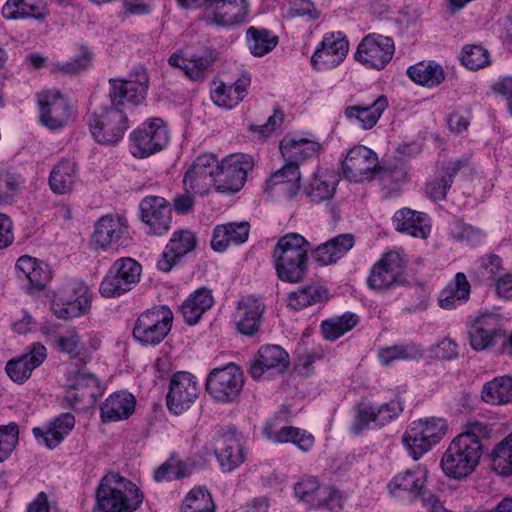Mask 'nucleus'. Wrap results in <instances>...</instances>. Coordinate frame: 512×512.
<instances>
[{"mask_svg": "<svg viewBox=\"0 0 512 512\" xmlns=\"http://www.w3.org/2000/svg\"><path fill=\"white\" fill-rule=\"evenodd\" d=\"M265 305L261 299L245 296L237 304L235 322L238 330L245 335H254L261 324Z\"/></svg>", "mask_w": 512, "mask_h": 512, "instance_id": "5701e85b", "label": "nucleus"}, {"mask_svg": "<svg viewBox=\"0 0 512 512\" xmlns=\"http://www.w3.org/2000/svg\"><path fill=\"white\" fill-rule=\"evenodd\" d=\"M190 475L187 465L175 454H172L156 471V481H170Z\"/></svg>", "mask_w": 512, "mask_h": 512, "instance_id": "6e6d98bb", "label": "nucleus"}, {"mask_svg": "<svg viewBox=\"0 0 512 512\" xmlns=\"http://www.w3.org/2000/svg\"><path fill=\"white\" fill-rule=\"evenodd\" d=\"M247 45L250 52L256 57H262L271 52L278 44V37L267 29L251 26L246 32Z\"/></svg>", "mask_w": 512, "mask_h": 512, "instance_id": "49530a36", "label": "nucleus"}, {"mask_svg": "<svg viewBox=\"0 0 512 512\" xmlns=\"http://www.w3.org/2000/svg\"><path fill=\"white\" fill-rule=\"evenodd\" d=\"M379 169L377 154L363 145L351 148L342 162L345 179L354 183L371 181Z\"/></svg>", "mask_w": 512, "mask_h": 512, "instance_id": "4468645a", "label": "nucleus"}, {"mask_svg": "<svg viewBox=\"0 0 512 512\" xmlns=\"http://www.w3.org/2000/svg\"><path fill=\"white\" fill-rule=\"evenodd\" d=\"M501 316L496 313H481L469 326L468 335L471 347L483 351L495 344L500 335Z\"/></svg>", "mask_w": 512, "mask_h": 512, "instance_id": "6ab92c4d", "label": "nucleus"}, {"mask_svg": "<svg viewBox=\"0 0 512 512\" xmlns=\"http://www.w3.org/2000/svg\"><path fill=\"white\" fill-rule=\"evenodd\" d=\"M219 160L212 153L199 155L188 167L183 178L186 192L205 195L212 187L216 188V173Z\"/></svg>", "mask_w": 512, "mask_h": 512, "instance_id": "f8f14e48", "label": "nucleus"}, {"mask_svg": "<svg viewBox=\"0 0 512 512\" xmlns=\"http://www.w3.org/2000/svg\"><path fill=\"white\" fill-rule=\"evenodd\" d=\"M321 149L318 142L308 139H283L280 143V151L283 158L290 163H299L316 156Z\"/></svg>", "mask_w": 512, "mask_h": 512, "instance_id": "4c0bfd02", "label": "nucleus"}, {"mask_svg": "<svg viewBox=\"0 0 512 512\" xmlns=\"http://www.w3.org/2000/svg\"><path fill=\"white\" fill-rule=\"evenodd\" d=\"M126 227L119 217L103 216L95 224L91 243L96 250H106L118 245Z\"/></svg>", "mask_w": 512, "mask_h": 512, "instance_id": "a878e982", "label": "nucleus"}, {"mask_svg": "<svg viewBox=\"0 0 512 512\" xmlns=\"http://www.w3.org/2000/svg\"><path fill=\"white\" fill-rule=\"evenodd\" d=\"M427 470L417 466L397 474L389 483L388 489L394 497L408 495L412 499H418L425 490Z\"/></svg>", "mask_w": 512, "mask_h": 512, "instance_id": "b1692460", "label": "nucleus"}, {"mask_svg": "<svg viewBox=\"0 0 512 512\" xmlns=\"http://www.w3.org/2000/svg\"><path fill=\"white\" fill-rule=\"evenodd\" d=\"M461 61L465 67L475 71L490 64L489 52L479 45H466Z\"/></svg>", "mask_w": 512, "mask_h": 512, "instance_id": "13d9d810", "label": "nucleus"}, {"mask_svg": "<svg viewBox=\"0 0 512 512\" xmlns=\"http://www.w3.org/2000/svg\"><path fill=\"white\" fill-rule=\"evenodd\" d=\"M407 74L415 83L427 87L438 86L445 78L443 68L439 64L433 62L417 63L416 65L408 68Z\"/></svg>", "mask_w": 512, "mask_h": 512, "instance_id": "a18cd8bd", "label": "nucleus"}, {"mask_svg": "<svg viewBox=\"0 0 512 512\" xmlns=\"http://www.w3.org/2000/svg\"><path fill=\"white\" fill-rule=\"evenodd\" d=\"M300 181L299 167L295 163L287 162L285 166L270 176L266 181V188L270 190L278 186L284 195L293 197L300 189Z\"/></svg>", "mask_w": 512, "mask_h": 512, "instance_id": "58836bf2", "label": "nucleus"}, {"mask_svg": "<svg viewBox=\"0 0 512 512\" xmlns=\"http://www.w3.org/2000/svg\"><path fill=\"white\" fill-rule=\"evenodd\" d=\"M131 151L135 157L146 158L161 151L169 141L167 126L161 118H151L131 133Z\"/></svg>", "mask_w": 512, "mask_h": 512, "instance_id": "9d476101", "label": "nucleus"}, {"mask_svg": "<svg viewBox=\"0 0 512 512\" xmlns=\"http://www.w3.org/2000/svg\"><path fill=\"white\" fill-rule=\"evenodd\" d=\"M354 243L352 234H340L319 245L314 251V259L322 266L335 263L354 246Z\"/></svg>", "mask_w": 512, "mask_h": 512, "instance_id": "2f4dec72", "label": "nucleus"}, {"mask_svg": "<svg viewBox=\"0 0 512 512\" xmlns=\"http://www.w3.org/2000/svg\"><path fill=\"white\" fill-rule=\"evenodd\" d=\"M244 386V374L235 363L214 368L207 376L206 390L219 403L235 402Z\"/></svg>", "mask_w": 512, "mask_h": 512, "instance_id": "39448f33", "label": "nucleus"}, {"mask_svg": "<svg viewBox=\"0 0 512 512\" xmlns=\"http://www.w3.org/2000/svg\"><path fill=\"white\" fill-rule=\"evenodd\" d=\"M451 187L450 180L444 176L435 179L427 184L426 191L433 200H443L446 197L447 190Z\"/></svg>", "mask_w": 512, "mask_h": 512, "instance_id": "0e129e2a", "label": "nucleus"}, {"mask_svg": "<svg viewBox=\"0 0 512 512\" xmlns=\"http://www.w3.org/2000/svg\"><path fill=\"white\" fill-rule=\"evenodd\" d=\"M309 242L298 233L281 237L273 251L278 278L284 282L299 283L308 271Z\"/></svg>", "mask_w": 512, "mask_h": 512, "instance_id": "f03ea898", "label": "nucleus"}, {"mask_svg": "<svg viewBox=\"0 0 512 512\" xmlns=\"http://www.w3.org/2000/svg\"><path fill=\"white\" fill-rule=\"evenodd\" d=\"M75 418L70 413H64L52 421L44 431L41 428H34L33 434L38 440H42L46 447H56L65 436L73 429Z\"/></svg>", "mask_w": 512, "mask_h": 512, "instance_id": "72a5a7b5", "label": "nucleus"}, {"mask_svg": "<svg viewBox=\"0 0 512 512\" xmlns=\"http://www.w3.org/2000/svg\"><path fill=\"white\" fill-rule=\"evenodd\" d=\"M214 512V503L209 491L204 487L193 488L186 496L183 512Z\"/></svg>", "mask_w": 512, "mask_h": 512, "instance_id": "4d7b16f0", "label": "nucleus"}, {"mask_svg": "<svg viewBox=\"0 0 512 512\" xmlns=\"http://www.w3.org/2000/svg\"><path fill=\"white\" fill-rule=\"evenodd\" d=\"M18 433L15 424L0 427V462L7 459L14 450L18 442Z\"/></svg>", "mask_w": 512, "mask_h": 512, "instance_id": "680f3d73", "label": "nucleus"}, {"mask_svg": "<svg viewBox=\"0 0 512 512\" xmlns=\"http://www.w3.org/2000/svg\"><path fill=\"white\" fill-rule=\"evenodd\" d=\"M482 399L492 405H503L512 401V377L502 376L487 382L482 389Z\"/></svg>", "mask_w": 512, "mask_h": 512, "instance_id": "c03bdc74", "label": "nucleus"}, {"mask_svg": "<svg viewBox=\"0 0 512 512\" xmlns=\"http://www.w3.org/2000/svg\"><path fill=\"white\" fill-rule=\"evenodd\" d=\"M214 303L212 293L207 288H200L194 291L182 304L181 313L185 321L196 324L205 311L210 309Z\"/></svg>", "mask_w": 512, "mask_h": 512, "instance_id": "ea45409f", "label": "nucleus"}, {"mask_svg": "<svg viewBox=\"0 0 512 512\" xmlns=\"http://www.w3.org/2000/svg\"><path fill=\"white\" fill-rule=\"evenodd\" d=\"M40 120L49 129H59L72 118V109L68 101L58 91L39 94Z\"/></svg>", "mask_w": 512, "mask_h": 512, "instance_id": "f3484780", "label": "nucleus"}, {"mask_svg": "<svg viewBox=\"0 0 512 512\" xmlns=\"http://www.w3.org/2000/svg\"><path fill=\"white\" fill-rule=\"evenodd\" d=\"M471 286L464 273H457L439 295V305L446 310L455 309L465 303L470 296Z\"/></svg>", "mask_w": 512, "mask_h": 512, "instance_id": "e433bc0d", "label": "nucleus"}, {"mask_svg": "<svg viewBox=\"0 0 512 512\" xmlns=\"http://www.w3.org/2000/svg\"><path fill=\"white\" fill-rule=\"evenodd\" d=\"M248 222L228 223L214 228L211 246L215 251L222 252L231 244H242L249 236Z\"/></svg>", "mask_w": 512, "mask_h": 512, "instance_id": "7c9ffc66", "label": "nucleus"}, {"mask_svg": "<svg viewBox=\"0 0 512 512\" xmlns=\"http://www.w3.org/2000/svg\"><path fill=\"white\" fill-rule=\"evenodd\" d=\"M482 452V444H478L474 438L457 435L441 458V468L449 478L465 479L479 465Z\"/></svg>", "mask_w": 512, "mask_h": 512, "instance_id": "7ed1b4c3", "label": "nucleus"}, {"mask_svg": "<svg viewBox=\"0 0 512 512\" xmlns=\"http://www.w3.org/2000/svg\"><path fill=\"white\" fill-rule=\"evenodd\" d=\"M142 221L149 227V233L161 236L171 227L172 209L169 202L159 196H147L140 203Z\"/></svg>", "mask_w": 512, "mask_h": 512, "instance_id": "a211bd4d", "label": "nucleus"}, {"mask_svg": "<svg viewBox=\"0 0 512 512\" xmlns=\"http://www.w3.org/2000/svg\"><path fill=\"white\" fill-rule=\"evenodd\" d=\"M20 186V178L9 171H0V206L11 204Z\"/></svg>", "mask_w": 512, "mask_h": 512, "instance_id": "052dcab7", "label": "nucleus"}, {"mask_svg": "<svg viewBox=\"0 0 512 512\" xmlns=\"http://www.w3.org/2000/svg\"><path fill=\"white\" fill-rule=\"evenodd\" d=\"M250 81V76L243 74L231 85L222 83L212 92L211 98L216 105L231 109L245 98Z\"/></svg>", "mask_w": 512, "mask_h": 512, "instance_id": "473e14b6", "label": "nucleus"}, {"mask_svg": "<svg viewBox=\"0 0 512 512\" xmlns=\"http://www.w3.org/2000/svg\"><path fill=\"white\" fill-rule=\"evenodd\" d=\"M16 270L28 280L30 290H43L51 279L48 265L29 255H23L17 260Z\"/></svg>", "mask_w": 512, "mask_h": 512, "instance_id": "c756f323", "label": "nucleus"}, {"mask_svg": "<svg viewBox=\"0 0 512 512\" xmlns=\"http://www.w3.org/2000/svg\"><path fill=\"white\" fill-rule=\"evenodd\" d=\"M172 322L173 313L168 307L153 308L138 317L133 336L143 344H158L168 335Z\"/></svg>", "mask_w": 512, "mask_h": 512, "instance_id": "6e6552de", "label": "nucleus"}, {"mask_svg": "<svg viewBox=\"0 0 512 512\" xmlns=\"http://www.w3.org/2000/svg\"><path fill=\"white\" fill-rule=\"evenodd\" d=\"M358 322L355 314H344L322 322L323 336L328 340H336L350 331Z\"/></svg>", "mask_w": 512, "mask_h": 512, "instance_id": "5fc2aeb1", "label": "nucleus"}, {"mask_svg": "<svg viewBox=\"0 0 512 512\" xmlns=\"http://www.w3.org/2000/svg\"><path fill=\"white\" fill-rule=\"evenodd\" d=\"M436 355L444 360L457 358L459 355L457 343L450 338H444L437 345Z\"/></svg>", "mask_w": 512, "mask_h": 512, "instance_id": "774afa93", "label": "nucleus"}, {"mask_svg": "<svg viewBox=\"0 0 512 512\" xmlns=\"http://www.w3.org/2000/svg\"><path fill=\"white\" fill-rule=\"evenodd\" d=\"M97 384V379L94 375L77 371L71 374L68 378L66 399L72 403L77 404L82 402L90 387Z\"/></svg>", "mask_w": 512, "mask_h": 512, "instance_id": "8fccbe9b", "label": "nucleus"}, {"mask_svg": "<svg viewBox=\"0 0 512 512\" xmlns=\"http://www.w3.org/2000/svg\"><path fill=\"white\" fill-rule=\"evenodd\" d=\"M14 241L13 223L6 215L0 213V249L10 246Z\"/></svg>", "mask_w": 512, "mask_h": 512, "instance_id": "69168bd1", "label": "nucleus"}, {"mask_svg": "<svg viewBox=\"0 0 512 512\" xmlns=\"http://www.w3.org/2000/svg\"><path fill=\"white\" fill-rule=\"evenodd\" d=\"M46 357L45 346L40 342L33 343L28 353L7 362L6 372L14 382L23 383Z\"/></svg>", "mask_w": 512, "mask_h": 512, "instance_id": "4be33fe9", "label": "nucleus"}, {"mask_svg": "<svg viewBox=\"0 0 512 512\" xmlns=\"http://www.w3.org/2000/svg\"><path fill=\"white\" fill-rule=\"evenodd\" d=\"M406 264V260L399 252H387L372 266L367 278L369 288L382 292L402 284L405 280Z\"/></svg>", "mask_w": 512, "mask_h": 512, "instance_id": "1a4fd4ad", "label": "nucleus"}, {"mask_svg": "<svg viewBox=\"0 0 512 512\" xmlns=\"http://www.w3.org/2000/svg\"><path fill=\"white\" fill-rule=\"evenodd\" d=\"M327 298V290L321 286L308 285L288 296V305L295 310L306 308Z\"/></svg>", "mask_w": 512, "mask_h": 512, "instance_id": "603ef678", "label": "nucleus"}, {"mask_svg": "<svg viewBox=\"0 0 512 512\" xmlns=\"http://www.w3.org/2000/svg\"><path fill=\"white\" fill-rule=\"evenodd\" d=\"M199 394L196 377L189 372L175 373L169 385L167 407L176 415L189 409Z\"/></svg>", "mask_w": 512, "mask_h": 512, "instance_id": "2eb2a0df", "label": "nucleus"}, {"mask_svg": "<svg viewBox=\"0 0 512 512\" xmlns=\"http://www.w3.org/2000/svg\"><path fill=\"white\" fill-rule=\"evenodd\" d=\"M289 366L288 353L278 345H266L259 349L258 357L250 367V375L259 379L265 371L284 372Z\"/></svg>", "mask_w": 512, "mask_h": 512, "instance_id": "393cba45", "label": "nucleus"}, {"mask_svg": "<svg viewBox=\"0 0 512 512\" xmlns=\"http://www.w3.org/2000/svg\"><path fill=\"white\" fill-rule=\"evenodd\" d=\"M491 462L493 470L499 475L512 474V433L494 447Z\"/></svg>", "mask_w": 512, "mask_h": 512, "instance_id": "3c124183", "label": "nucleus"}, {"mask_svg": "<svg viewBox=\"0 0 512 512\" xmlns=\"http://www.w3.org/2000/svg\"><path fill=\"white\" fill-rule=\"evenodd\" d=\"M268 436L276 443L292 442L304 452L309 451L314 445V437L311 434L291 426L282 427L276 432L269 431Z\"/></svg>", "mask_w": 512, "mask_h": 512, "instance_id": "09e8293b", "label": "nucleus"}, {"mask_svg": "<svg viewBox=\"0 0 512 512\" xmlns=\"http://www.w3.org/2000/svg\"><path fill=\"white\" fill-rule=\"evenodd\" d=\"M91 297L84 291L75 300L66 299L60 292L56 293L52 302V310L57 318L68 319L78 317L89 311Z\"/></svg>", "mask_w": 512, "mask_h": 512, "instance_id": "a19ab883", "label": "nucleus"}, {"mask_svg": "<svg viewBox=\"0 0 512 512\" xmlns=\"http://www.w3.org/2000/svg\"><path fill=\"white\" fill-rule=\"evenodd\" d=\"M423 356V350L420 346L407 343L395 345L380 350L378 357L383 365H389L392 361L402 360H417Z\"/></svg>", "mask_w": 512, "mask_h": 512, "instance_id": "864d4df0", "label": "nucleus"}, {"mask_svg": "<svg viewBox=\"0 0 512 512\" xmlns=\"http://www.w3.org/2000/svg\"><path fill=\"white\" fill-rule=\"evenodd\" d=\"M46 14L47 11L44 4L27 0H7L2 8L3 17L10 20L28 17L42 19Z\"/></svg>", "mask_w": 512, "mask_h": 512, "instance_id": "37998d69", "label": "nucleus"}, {"mask_svg": "<svg viewBox=\"0 0 512 512\" xmlns=\"http://www.w3.org/2000/svg\"><path fill=\"white\" fill-rule=\"evenodd\" d=\"M141 271V265L130 257L116 260L100 284L101 295L114 298L130 291L140 281Z\"/></svg>", "mask_w": 512, "mask_h": 512, "instance_id": "423d86ee", "label": "nucleus"}, {"mask_svg": "<svg viewBox=\"0 0 512 512\" xmlns=\"http://www.w3.org/2000/svg\"><path fill=\"white\" fill-rule=\"evenodd\" d=\"M348 50V40L342 33L326 34L321 41L320 47L313 54L311 63L317 70L335 68L344 61Z\"/></svg>", "mask_w": 512, "mask_h": 512, "instance_id": "dca6fc26", "label": "nucleus"}, {"mask_svg": "<svg viewBox=\"0 0 512 512\" xmlns=\"http://www.w3.org/2000/svg\"><path fill=\"white\" fill-rule=\"evenodd\" d=\"M214 451L223 471L230 472L245 461V451L241 438L227 432L215 439Z\"/></svg>", "mask_w": 512, "mask_h": 512, "instance_id": "412c9836", "label": "nucleus"}, {"mask_svg": "<svg viewBox=\"0 0 512 512\" xmlns=\"http://www.w3.org/2000/svg\"><path fill=\"white\" fill-rule=\"evenodd\" d=\"M296 497L311 508L325 512H340L343 508L339 491L331 486L323 485L312 476L304 477L294 486Z\"/></svg>", "mask_w": 512, "mask_h": 512, "instance_id": "0eeeda50", "label": "nucleus"}, {"mask_svg": "<svg viewBox=\"0 0 512 512\" xmlns=\"http://www.w3.org/2000/svg\"><path fill=\"white\" fill-rule=\"evenodd\" d=\"M337 182L334 173H318L310 180L305 191L312 202L330 200L336 191Z\"/></svg>", "mask_w": 512, "mask_h": 512, "instance_id": "79ce46f5", "label": "nucleus"}, {"mask_svg": "<svg viewBox=\"0 0 512 512\" xmlns=\"http://www.w3.org/2000/svg\"><path fill=\"white\" fill-rule=\"evenodd\" d=\"M394 52L395 45L392 38L370 33L359 43L355 59L367 68L381 70L391 61Z\"/></svg>", "mask_w": 512, "mask_h": 512, "instance_id": "ddd939ff", "label": "nucleus"}, {"mask_svg": "<svg viewBox=\"0 0 512 512\" xmlns=\"http://www.w3.org/2000/svg\"><path fill=\"white\" fill-rule=\"evenodd\" d=\"M167 245L169 249L182 257L195 249L197 239L195 234L189 230H178L173 233Z\"/></svg>", "mask_w": 512, "mask_h": 512, "instance_id": "bf43d9fd", "label": "nucleus"}, {"mask_svg": "<svg viewBox=\"0 0 512 512\" xmlns=\"http://www.w3.org/2000/svg\"><path fill=\"white\" fill-rule=\"evenodd\" d=\"M110 84L111 107L89 121L93 137L103 144H114L122 139L128 128L124 101L134 104L142 102L147 95L149 77L145 68L137 67L127 79H111Z\"/></svg>", "mask_w": 512, "mask_h": 512, "instance_id": "f257e3e1", "label": "nucleus"}, {"mask_svg": "<svg viewBox=\"0 0 512 512\" xmlns=\"http://www.w3.org/2000/svg\"><path fill=\"white\" fill-rule=\"evenodd\" d=\"M254 167L253 158L246 154H231L219 161L216 190L238 192L245 184L247 174Z\"/></svg>", "mask_w": 512, "mask_h": 512, "instance_id": "9b49d317", "label": "nucleus"}, {"mask_svg": "<svg viewBox=\"0 0 512 512\" xmlns=\"http://www.w3.org/2000/svg\"><path fill=\"white\" fill-rule=\"evenodd\" d=\"M57 346L60 352L68 354L71 358L80 355V336L75 329L67 330L57 338Z\"/></svg>", "mask_w": 512, "mask_h": 512, "instance_id": "e2e57ef3", "label": "nucleus"}, {"mask_svg": "<svg viewBox=\"0 0 512 512\" xmlns=\"http://www.w3.org/2000/svg\"><path fill=\"white\" fill-rule=\"evenodd\" d=\"M393 222L396 230L416 238L426 239L431 231L428 216L410 208H402L395 212Z\"/></svg>", "mask_w": 512, "mask_h": 512, "instance_id": "cd10ccee", "label": "nucleus"}, {"mask_svg": "<svg viewBox=\"0 0 512 512\" xmlns=\"http://www.w3.org/2000/svg\"><path fill=\"white\" fill-rule=\"evenodd\" d=\"M392 412L391 414L388 404L376 409L372 404L362 402L357 406L356 419L352 430L359 434L373 421L391 419L396 414L394 410Z\"/></svg>", "mask_w": 512, "mask_h": 512, "instance_id": "de8ad7c7", "label": "nucleus"}, {"mask_svg": "<svg viewBox=\"0 0 512 512\" xmlns=\"http://www.w3.org/2000/svg\"><path fill=\"white\" fill-rule=\"evenodd\" d=\"M77 179V165L68 159L60 160L52 169L49 176V186L55 194L70 193Z\"/></svg>", "mask_w": 512, "mask_h": 512, "instance_id": "f704fd0d", "label": "nucleus"}, {"mask_svg": "<svg viewBox=\"0 0 512 512\" xmlns=\"http://www.w3.org/2000/svg\"><path fill=\"white\" fill-rule=\"evenodd\" d=\"M209 8L213 15L207 17V24L232 26L246 20L249 12L248 0H210Z\"/></svg>", "mask_w": 512, "mask_h": 512, "instance_id": "aec40b11", "label": "nucleus"}, {"mask_svg": "<svg viewBox=\"0 0 512 512\" xmlns=\"http://www.w3.org/2000/svg\"><path fill=\"white\" fill-rule=\"evenodd\" d=\"M443 418L427 417L413 421L403 435V443L414 460H418L445 436Z\"/></svg>", "mask_w": 512, "mask_h": 512, "instance_id": "20e7f679", "label": "nucleus"}, {"mask_svg": "<svg viewBox=\"0 0 512 512\" xmlns=\"http://www.w3.org/2000/svg\"><path fill=\"white\" fill-rule=\"evenodd\" d=\"M502 260L498 255L491 254L479 260V267L483 270L482 276L494 277L501 270Z\"/></svg>", "mask_w": 512, "mask_h": 512, "instance_id": "338daca9", "label": "nucleus"}, {"mask_svg": "<svg viewBox=\"0 0 512 512\" xmlns=\"http://www.w3.org/2000/svg\"><path fill=\"white\" fill-rule=\"evenodd\" d=\"M388 107V100L381 95L369 105L349 106L345 109V116L350 120H357L362 128L371 129L378 122L384 110Z\"/></svg>", "mask_w": 512, "mask_h": 512, "instance_id": "c9c22d12", "label": "nucleus"}, {"mask_svg": "<svg viewBox=\"0 0 512 512\" xmlns=\"http://www.w3.org/2000/svg\"><path fill=\"white\" fill-rule=\"evenodd\" d=\"M216 60V55L211 50H206L200 56H190L187 52L174 53L169 59V65L182 69L192 80H200L205 77L209 68Z\"/></svg>", "mask_w": 512, "mask_h": 512, "instance_id": "bb28decb", "label": "nucleus"}, {"mask_svg": "<svg viewBox=\"0 0 512 512\" xmlns=\"http://www.w3.org/2000/svg\"><path fill=\"white\" fill-rule=\"evenodd\" d=\"M136 400L127 392H115L105 399L100 406L103 422H116L127 419L135 409Z\"/></svg>", "mask_w": 512, "mask_h": 512, "instance_id": "c85d7f7f", "label": "nucleus"}]
</instances>
